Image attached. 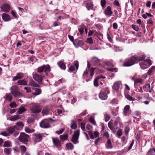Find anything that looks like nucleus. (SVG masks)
Here are the masks:
<instances>
[{"instance_id": "1", "label": "nucleus", "mask_w": 155, "mask_h": 155, "mask_svg": "<svg viewBox=\"0 0 155 155\" xmlns=\"http://www.w3.org/2000/svg\"><path fill=\"white\" fill-rule=\"evenodd\" d=\"M136 61V57L132 56L130 58L126 59L124 61L123 66L124 67H129L134 65Z\"/></svg>"}, {"instance_id": "2", "label": "nucleus", "mask_w": 155, "mask_h": 155, "mask_svg": "<svg viewBox=\"0 0 155 155\" xmlns=\"http://www.w3.org/2000/svg\"><path fill=\"white\" fill-rule=\"evenodd\" d=\"M140 67L142 69L144 70L149 68L151 64L150 59H147L140 62L139 63Z\"/></svg>"}, {"instance_id": "3", "label": "nucleus", "mask_w": 155, "mask_h": 155, "mask_svg": "<svg viewBox=\"0 0 155 155\" xmlns=\"http://www.w3.org/2000/svg\"><path fill=\"white\" fill-rule=\"evenodd\" d=\"M51 71L50 67L48 64L43 65V66L38 67L37 68V71L39 73H41L44 71L45 72L46 75H48L47 72Z\"/></svg>"}, {"instance_id": "4", "label": "nucleus", "mask_w": 155, "mask_h": 155, "mask_svg": "<svg viewBox=\"0 0 155 155\" xmlns=\"http://www.w3.org/2000/svg\"><path fill=\"white\" fill-rule=\"evenodd\" d=\"M43 137V134H42L35 133L32 134V139L35 143L41 142Z\"/></svg>"}, {"instance_id": "5", "label": "nucleus", "mask_w": 155, "mask_h": 155, "mask_svg": "<svg viewBox=\"0 0 155 155\" xmlns=\"http://www.w3.org/2000/svg\"><path fill=\"white\" fill-rule=\"evenodd\" d=\"M80 135V130L78 129L74 132V134L73 135L71 141L74 144H76L78 143V139Z\"/></svg>"}, {"instance_id": "6", "label": "nucleus", "mask_w": 155, "mask_h": 155, "mask_svg": "<svg viewBox=\"0 0 155 155\" xmlns=\"http://www.w3.org/2000/svg\"><path fill=\"white\" fill-rule=\"evenodd\" d=\"M29 136L25 133H21L19 137V140L23 143L27 142Z\"/></svg>"}, {"instance_id": "7", "label": "nucleus", "mask_w": 155, "mask_h": 155, "mask_svg": "<svg viewBox=\"0 0 155 155\" xmlns=\"http://www.w3.org/2000/svg\"><path fill=\"white\" fill-rule=\"evenodd\" d=\"M41 127L43 128H46L50 127L49 121L48 119H45L42 120L40 123Z\"/></svg>"}, {"instance_id": "8", "label": "nucleus", "mask_w": 155, "mask_h": 155, "mask_svg": "<svg viewBox=\"0 0 155 155\" xmlns=\"http://www.w3.org/2000/svg\"><path fill=\"white\" fill-rule=\"evenodd\" d=\"M31 111L34 113H39L41 112V109L40 107L36 104H33V106L31 108Z\"/></svg>"}, {"instance_id": "9", "label": "nucleus", "mask_w": 155, "mask_h": 155, "mask_svg": "<svg viewBox=\"0 0 155 155\" xmlns=\"http://www.w3.org/2000/svg\"><path fill=\"white\" fill-rule=\"evenodd\" d=\"M43 76L39 75L37 74H35L33 76V79L39 84H41L42 83V77Z\"/></svg>"}, {"instance_id": "10", "label": "nucleus", "mask_w": 155, "mask_h": 155, "mask_svg": "<svg viewBox=\"0 0 155 155\" xmlns=\"http://www.w3.org/2000/svg\"><path fill=\"white\" fill-rule=\"evenodd\" d=\"M32 89L34 91H35V93H32V94L33 95V96H32V97L34 98L37 95H39L41 93V89L37 88L36 87H32Z\"/></svg>"}, {"instance_id": "11", "label": "nucleus", "mask_w": 155, "mask_h": 155, "mask_svg": "<svg viewBox=\"0 0 155 155\" xmlns=\"http://www.w3.org/2000/svg\"><path fill=\"white\" fill-rule=\"evenodd\" d=\"M19 128L16 126L10 127L7 128L6 129L7 131L8 132L9 134H12L15 130H18Z\"/></svg>"}, {"instance_id": "12", "label": "nucleus", "mask_w": 155, "mask_h": 155, "mask_svg": "<svg viewBox=\"0 0 155 155\" xmlns=\"http://www.w3.org/2000/svg\"><path fill=\"white\" fill-rule=\"evenodd\" d=\"M52 142L54 144L53 146L57 148L60 147L61 146V143L59 140L57 138H52Z\"/></svg>"}, {"instance_id": "13", "label": "nucleus", "mask_w": 155, "mask_h": 155, "mask_svg": "<svg viewBox=\"0 0 155 155\" xmlns=\"http://www.w3.org/2000/svg\"><path fill=\"white\" fill-rule=\"evenodd\" d=\"M130 106L129 105H126L124 108L123 114L125 116H127L130 114V111L129 110Z\"/></svg>"}, {"instance_id": "14", "label": "nucleus", "mask_w": 155, "mask_h": 155, "mask_svg": "<svg viewBox=\"0 0 155 155\" xmlns=\"http://www.w3.org/2000/svg\"><path fill=\"white\" fill-rule=\"evenodd\" d=\"M105 64L107 66L110 67V68H107V71H111V72H117V68H111L113 67V65L111 63L108 62H106Z\"/></svg>"}, {"instance_id": "15", "label": "nucleus", "mask_w": 155, "mask_h": 155, "mask_svg": "<svg viewBox=\"0 0 155 155\" xmlns=\"http://www.w3.org/2000/svg\"><path fill=\"white\" fill-rule=\"evenodd\" d=\"M105 78V77L103 76L102 75H100V76H97L94 80V86L96 87H97L98 86V81L99 79L102 78L104 79Z\"/></svg>"}, {"instance_id": "16", "label": "nucleus", "mask_w": 155, "mask_h": 155, "mask_svg": "<svg viewBox=\"0 0 155 155\" xmlns=\"http://www.w3.org/2000/svg\"><path fill=\"white\" fill-rule=\"evenodd\" d=\"M104 14L107 16H110L113 13L110 6H108L104 12Z\"/></svg>"}, {"instance_id": "17", "label": "nucleus", "mask_w": 155, "mask_h": 155, "mask_svg": "<svg viewBox=\"0 0 155 155\" xmlns=\"http://www.w3.org/2000/svg\"><path fill=\"white\" fill-rule=\"evenodd\" d=\"M1 9L4 12H7L9 11L10 7L8 4H5L2 6Z\"/></svg>"}, {"instance_id": "18", "label": "nucleus", "mask_w": 155, "mask_h": 155, "mask_svg": "<svg viewBox=\"0 0 155 155\" xmlns=\"http://www.w3.org/2000/svg\"><path fill=\"white\" fill-rule=\"evenodd\" d=\"M99 98L102 100H105L107 99V94L104 92H101L99 94Z\"/></svg>"}, {"instance_id": "19", "label": "nucleus", "mask_w": 155, "mask_h": 155, "mask_svg": "<svg viewBox=\"0 0 155 155\" xmlns=\"http://www.w3.org/2000/svg\"><path fill=\"white\" fill-rule=\"evenodd\" d=\"M23 74L22 73H19L17 74L16 76L13 77V81H16L19 79H21L22 78L23 76Z\"/></svg>"}, {"instance_id": "20", "label": "nucleus", "mask_w": 155, "mask_h": 155, "mask_svg": "<svg viewBox=\"0 0 155 155\" xmlns=\"http://www.w3.org/2000/svg\"><path fill=\"white\" fill-rule=\"evenodd\" d=\"M121 84L120 81H117L115 82L113 86V88L115 91H117L118 90Z\"/></svg>"}, {"instance_id": "21", "label": "nucleus", "mask_w": 155, "mask_h": 155, "mask_svg": "<svg viewBox=\"0 0 155 155\" xmlns=\"http://www.w3.org/2000/svg\"><path fill=\"white\" fill-rule=\"evenodd\" d=\"M29 85L32 87H38L39 85L35 82L33 80H31L29 83Z\"/></svg>"}, {"instance_id": "22", "label": "nucleus", "mask_w": 155, "mask_h": 155, "mask_svg": "<svg viewBox=\"0 0 155 155\" xmlns=\"http://www.w3.org/2000/svg\"><path fill=\"white\" fill-rule=\"evenodd\" d=\"M2 18L4 21H8L10 20V17L6 13H3L2 15Z\"/></svg>"}, {"instance_id": "23", "label": "nucleus", "mask_w": 155, "mask_h": 155, "mask_svg": "<svg viewBox=\"0 0 155 155\" xmlns=\"http://www.w3.org/2000/svg\"><path fill=\"white\" fill-rule=\"evenodd\" d=\"M20 118V116L17 114L9 118V120L11 121H14L19 119Z\"/></svg>"}, {"instance_id": "24", "label": "nucleus", "mask_w": 155, "mask_h": 155, "mask_svg": "<svg viewBox=\"0 0 155 155\" xmlns=\"http://www.w3.org/2000/svg\"><path fill=\"white\" fill-rule=\"evenodd\" d=\"M25 131L28 134H30L35 131L34 129H30L28 127H25L24 129Z\"/></svg>"}, {"instance_id": "25", "label": "nucleus", "mask_w": 155, "mask_h": 155, "mask_svg": "<svg viewBox=\"0 0 155 155\" xmlns=\"http://www.w3.org/2000/svg\"><path fill=\"white\" fill-rule=\"evenodd\" d=\"M11 94L14 96V97H20L21 95V94L20 92L17 91H11Z\"/></svg>"}, {"instance_id": "26", "label": "nucleus", "mask_w": 155, "mask_h": 155, "mask_svg": "<svg viewBox=\"0 0 155 155\" xmlns=\"http://www.w3.org/2000/svg\"><path fill=\"white\" fill-rule=\"evenodd\" d=\"M49 111V109L47 107H45L42 110V113L43 114V115H46L48 114Z\"/></svg>"}, {"instance_id": "27", "label": "nucleus", "mask_w": 155, "mask_h": 155, "mask_svg": "<svg viewBox=\"0 0 155 155\" xmlns=\"http://www.w3.org/2000/svg\"><path fill=\"white\" fill-rule=\"evenodd\" d=\"M58 65L60 68L62 69L65 70L66 69V66L63 62L62 61L59 62Z\"/></svg>"}, {"instance_id": "28", "label": "nucleus", "mask_w": 155, "mask_h": 155, "mask_svg": "<svg viewBox=\"0 0 155 155\" xmlns=\"http://www.w3.org/2000/svg\"><path fill=\"white\" fill-rule=\"evenodd\" d=\"M106 148L107 149H111L112 147L110 139H108L106 144Z\"/></svg>"}, {"instance_id": "29", "label": "nucleus", "mask_w": 155, "mask_h": 155, "mask_svg": "<svg viewBox=\"0 0 155 155\" xmlns=\"http://www.w3.org/2000/svg\"><path fill=\"white\" fill-rule=\"evenodd\" d=\"M26 110V109L23 107H21L19 108L17 113L19 114H21Z\"/></svg>"}, {"instance_id": "30", "label": "nucleus", "mask_w": 155, "mask_h": 155, "mask_svg": "<svg viewBox=\"0 0 155 155\" xmlns=\"http://www.w3.org/2000/svg\"><path fill=\"white\" fill-rule=\"evenodd\" d=\"M125 96L126 98L129 101H134L135 98L134 97L131 96L130 95L125 94Z\"/></svg>"}, {"instance_id": "31", "label": "nucleus", "mask_w": 155, "mask_h": 155, "mask_svg": "<svg viewBox=\"0 0 155 155\" xmlns=\"http://www.w3.org/2000/svg\"><path fill=\"white\" fill-rule=\"evenodd\" d=\"M4 98H5V99L11 101L12 99V97L10 93H7L5 97H4Z\"/></svg>"}, {"instance_id": "32", "label": "nucleus", "mask_w": 155, "mask_h": 155, "mask_svg": "<svg viewBox=\"0 0 155 155\" xmlns=\"http://www.w3.org/2000/svg\"><path fill=\"white\" fill-rule=\"evenodd\" d=\"M92 61L95 64L97 65L99 63L100 60L97 58L94 57L93 58Z\"/></svg>"}, {"instance_id": "33", "label": "nucleus", "mask_w": 155, "mask_h": 155, "mask_svg": "<svg viewBox=\"0 0 155 155\" xmlns=\"http://www.w3.org/2000/svg\"><path fill=\"white\" fill-rule=\"evenodd\" d=\"M74 146L70 143H67L66 144V147L67 149L72 150L74 148Z\"/></svg>"}, {"instance_id": "34", "label": "nucleus", "mask_w": 155, "mask_h": 155, "mask_svg": "<svg viewBox=\"0 0 155 155\" xmlns=\"http://www.w3.org/2000/svg\"><path fill=\"white\" fill-rule=\"evenodd\" d=\"M155 71V67L152 66L148 70L147 74L148 75H150L153 72H154Z\"/></svg>"}, {"instance_id": "35", "label": "nucleus", "mask_w": 155, "mask_h": 155, "mask_svg": "<svg viewBox=\"0 0 155 155\" xmlns=\"http://www.w3.org/2000/svg\"><path fill=\"white\" fill-rule=\"evenodd\" d=\"M121 125V123L120 121H115L114 123V129L120 127Z\"/></svg>"}, {"instance_id": "36", "label": "nucleus", "mask_w": 155, "mask_h": 155, "mask_svg": "<svg viewBox=\"0 0 155 155\" xmlns=\"http://www.w3.org/2000/svg\"><path fill=\"white\" fill-rule=\"evenodd\" d=\"M18 83L19 85H27V82L24 80H19L18 81Z\"/></svg>"}, {"instance_id": "37", "label": "nucleus", "mask_w": 155, "mask_h": 155, "mask_svg": "<svg viewBox=\"0 0 155 155\" xmlns=\"http://www.w3.org/2000/svg\"><path fill=\"white\" fill-rule=\"evenodd\" d=\"M60 139L62 140H67L68 136L67 134L61 135L60 136Z\"/></svg>"}, {"instance_id": "38", "label": "nucleus", "mask_w": 155, "mask_h": 155, "mask_svg": "<svg viewBox=\"0 0 155 155\" xmlns=\"http://www.w3.org/2000/svg\"><path fill=\"white\" fill-rule=\"evenodd\" d=\"M20 148L22 153L21 155H23V154H24L25 152L26 151V148L25 146L22 145L20 147Z\"/></svg>"}, {"instance_id": "39", "label": "nucleus", "mask_w": 155, "mask_h": 155, "mask_svg": "<svg viewBox=\"0 0 155 155\" xmlns=\"http://www.w3.org/2000/svg\"><path fill=\"white\" fill-rule=\"evenodd\" d=\"M71 127L73 129H75L77 128V125L75 121L74 120L72 121V124L71 126Z\"/></svg>"}, {"instance_id": "40", "label": "nucleus", "mask_w": 155, "mask_h": 155, "mask_svg": "<svg viewBox=\"0 0 155 155\" xmlns=\"http://www.w3.org/2000/svg\"><path fill=\"white\" fill-rule=\"evenodd\" d=\"M87 67L86 71L84 72V74H83V76H86L87 74L88 73V71H89V68L90 67V64H89L88 61H87Z\"/></svg>"}, {"instance_id": "41", "label": "nucleus", "mask_w": 155, "mask_h": 155, "mask_svg": "<svg viewBox=\"0 0 155 155\" xmlns=\"http://www.w3.org/2000/svg\"><path fill=\"white\" fill-rule=\"evenodd\" d=\"M86 7L88 10L92 9L93 8V5L91 3H87L86 5Z\"/></svg>"}, {"instance_id": "42", "label": "nucleus", "mask_w": 155, "mask_h": 155, "mask_svg": "<svg viewBox=\"0 0 155 155\" xmlns=\"http://www.w3.org/2000/svg\"><path fill=\"white\" fill-rule=\"evenodd\" d=\"M107 38L109 41L112 43H113V41L110 35L109 32H107Z\"/></svg>"}, {"instance_id": "43", "label": "nucleus", "mask_w": 155, "mask_h": 155, "mask_svg": "<svg viewBox=\"0 0 155 155\" xmlns=\"http://www.w3.org/2000/svg\"><path fill=\"white\" fill-rule=\"evenodd\" d=\"M11 150L10 148H5L4 149V152L5 154H9L11 153Z\"/></svg>"}, {"instance_id": "44", "label": "nucleus", "mask_w": 155, "mask_h": 155, "mask_svg": "<svg viewBox=\"0 0 155 155\" xmlns=\"http://www.w3.org/2000/svg\"><path fill=\"white\" fill-rule=\"evenodd\" d=\"M104 117L105 120L106 122L108 121L110 118V117L109 115L107 114H104Z\"/></svg>"}, {"instance_id": "45", "label": "nucleus", "mask_w": 155, "mask_h": 155, "mask_svg": "<svg viewBox=\"0 0 155 155\" xmlns=\"http://www.w3.org/2000/svg\"><path fill=\"white\" fill-rule=\"evenodd\" d=\"M11 91H18V87L16 86H13L10 88Z\"/></svg>"}, {"instance_id": "46", "label": "nucleus", "mask_w": 155, "mask_h": 155, "mask_svg": "<svg viewBox=\"0 0 155 155\" xmlns=\"http://www.w3.org/2000/svg\"><path fill=\"white\" fill-rule=\"evenodd\" d=\"M101 6L103 7V8H104L106 6V2L105 0H101Z\"/></svg>"}, {"instance_id": "47", "label": "nucleus", "mask_w": 155, "mask_h": 155, "mask_svg": "<svg viewBox=\"0 0 155 155\" xmlns=\"http://www.w3.org/2000/svg\"><path fill=\"white\" fill-rule=\"evenodd\" d=\"M89 121L90 122L93 124L94 125H96V123L94 119L92 117H90L89 118Z\"/></svg>"}, {"instance_id": "48", "label": "nucleus", "mask_w": 155, "mask_h": 155, "mask_svg": "<svg viewBox=\"0 0 155 155\" xmlns=\"http://www.w3.org/2000/svg\"><path fill=\"white\" fill-rule=\"evenodd\" d=\"M108 126L109 127L111 130H113L114 129V127L113 126V123L111 122H109L108 123Z\"/></svg>"}, {"instance_id": "49", "label": "nucleus", "mask_w": 155, "mask_h": 155, "mask_svg": "<svg viewBox=\"0 0 155 155\" xmlns=\"http://www.w3.org/2000/svg\"><path fill=\"white\" fill-rule=\"evenodd\" d=\"M10 146V143L8 141H6L4 143V147H9Z\"/></svg>"}, {"instance_id": "50", "label": "nucleus", "mask_w": 155, "mask_h": 155, "mask_svg": "<svg viewBox=\"0 0 155 155\" xmlns=\"http://www.w3.org/2000/svg\"><path fill=\"white\" fill-rule=\"evenodd\" d=\"M0 134L4 136H9L8 133L5 131H2L1 132Z\"/></svg>"}, {"instance_id": "51", "label": "nucleus", "mask_w": 155, "mask_h": 155, "mask_svg": "<svg viewBox=\"0 0 155 155\" xmlns=\"http://www.w3.org/2000/svg\"><path fill=\"white\" fill-rule=\"evenodd\" d=\"M85 124L84 123H81V127L83 130L85 131L86 129L85 128Z\"/></svg>"}, {"instance_id": "52", "label": "nucleus", "mask_w": 155, "mask_h": 155, "mask_svg": "<svg viewBox=\"0 0 155 155\" xmlns=\"http://www.w3.org/2000/svg\"><path fill=\"white\" fill-rule=\"evenodd\" d=\"M25 90H26L27 93H30L31 91V88L29 87H25L24 88Z\"/></svg>"}, {"instance_id": "53", "label": "nucleus", "mask_w": 155, "mask_h": 155, "mask_svg": "<svg viewBox=\"0 0 155 155\" xmlns=\"http://www.w3.org/2000/svg\"><path fill=\"white\" fill-rule=\"evenodd\" d=\"M10 106L12 108L16 107H17V104L15 102L11 103L10 105Z\"/></svg>"}, {"instance_id": "54", "label": "nucleus", "mask_w": 155, "mask_h": 155, "mask_svg": "<svg viewBox=\"0 0 155 155\" xmlns=\"http://www.w3.org/2000/svg\"><path fill=\"white\" fill-rule=\"evenodd\" d=\"M145 58V56L144 55H142V57H136V61H140V60H141L143 59H144Z\"/></svg>"}, {"instance_id": "55", "label": "nucleus", "mask_w": 155, "mask_h": 155, "mask_svg": "<svg viewBox=\"0 0 155 155\" xmlns=\"http://www.w3.org/2000/svg\"><path fill=\"white\" fill-rule=\"evenodd\" d=\"M88 134L90 136L91 139H94V137L92 132L90 131H88Z\"/></svg>"}, {"instance_id": "56", "label": "nucleus", "mask_w": 155, "mask_h": 155, "mask_svg": "<svg viewBox=\"0 0 155 155\" xmlns=\"http://www.w3.org/2000/svg\"><path fill=\"white\" fill-rule=\"evenodd\" d=\"M16 124L17 126H19V127H23L24 125L21 122H18L16 123Z\"/></svg>"}, {"instance_id": "57", "label": "nucleus", "mask_w": 155, "mask_h": 155, "mask_svg": "<svg viewBox=\"0 0 155 155\" xmlns=\"http://www.w3.org/2000/svg\"><path fill=\"white\" fill-rule=\"evenodd\" d=\"M11 14L15 18H17V14L13 10H12L11 11Z\"/></svg>"}, {"instance_id": "58", "label": "nucleus", "mask_w": 155, "mask_h": 155, "mask_svg": "<svg viewBox=\"0 0 155 155\" xmlns=\"http://www.w3.org/2000/svg\"><path fill=\"white\" fill-rule=\"evenodd\" d=\"M87 41L90 44H91L93 43V40L91 38H87Z\"/></svg>"}, {"instance_id": "59", "label": "nucleus", "mask_w": 155, "mask_h": 155, "mask_svg": "<svg viewBox=\"0 0 155 155\" xmlns=\"http://www.w3.org/2000/svg\"><path fill=\"white\" fill-rule=\"evenodd\" d=\"M145 88L147 89V91H149L150 92V85L149 84H147L145 86Z\"/></svg>"}, {"instance_id": "60", "label": "nucleus", "mask_w": 155, "mask_h": 155, "mask_svg": "<svg viewBox=\"0 0 155 155\" xmlns=\"http://www.w3.org/2000/svg\"><path fill=\"white\" fill-rule=\"evenodd\" d=\"M113 3H114V5H115L119 7L120 6V5L119 2L117 0H115L114 1V2Z\"/></svg>"}, {"instance_id": "61", "label": "nucleus", "mask_w": 155, "mask_h": 155, "mask_svg": "<svg viewBox=\"0 0 155 155\" xmlns=\"http://www.w3.org/2000/svg\"><path fill=\"white\" fill-rule=\"evenodd\" d=\"M74 64V66H75L77 69H78L79 67L78 61H75Z\"/></svg>"}, {"instance_id": "62", "label": "nucleus", "mask_w": 155, "mask_h": 155, "mask_svg": "<svg viewBox=\"0 0 155 155\" xmlns=\"http://www.w3.org/2000/svg\"><path fill=\"white\" fill-rule=\"evenodd\" d=\"M153 149L152 150V149H150L148 152L147 153L149 155H153Z\"/></svg>"}, {"instance_id": "63", "label": "nucleus", "mask_w": 155, "mask_h": 155, "mask_svg": "<svg viewBox=\"0 0 155 155\" xmlns=\"http://www.w3.org/2000/svg\"><path fill=\"white\" fill-rule=\"evenodd\" d=\"M29 59L32 62H35L36 59L35 57L32 56Z\"/></svg>"}, {"instance_id": "64", "label": "nucleus", "mask_w": 155, "mask_h": 155, "mask_svg": "<svg viewBox=\"0 0 155 155\" xmlns=\"http://www.w3.org/2000/svg\"><path fill=\"white\" fill-rule=\"evenodd\" d=\"M140 113L139 112H136V119H137L139 120L140 118Z\"/></svg>"}]
</instances>
